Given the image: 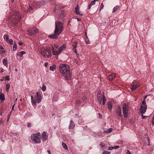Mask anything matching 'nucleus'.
Returning a JSON list of instances; mask_svg holds the SVG:
<instances>
[{"instance_id":"obj_3","label":"nucleus","mask_w":154,"mask_h":154,"mask_svg":"<svg viewBox=\"0 0 154 154\" xmlns=\"http://www.w3.org/2000/svg\"><path fill=\"white\" fill-rule=\"evenodd\" d=\"M40 52L44 57L49 58L52 56L50 48L48 47H41L40 48Z\"/></svg>"},{"instance_id":"obj_46","label":"nucleus","mask_w":154,"mask_h":154,"mask_svg":"<svg viewBox=\"0 0 154 154\" xmlns=\"http://www.w3.org/2000/svg\"><path fill=\"white\" fill-rule=\"evenodd\" d=\"M0 70L1 73H2L4 72V69L2 68H0Z\"/></svg>"},{"instance_id":"obj_8","label":"nucleus","mask_w":154,"mask_h":154,"mask_svg":"<svg viewBox=\"0 0 154 154\" xmlns=\"http://www.w3.org/2000/svg\"><path fill=\"white\" fill-rule=\"evenodd\" d=\"M86 100L87 98L85 96L78 97L75 102L76 105L79 106L84 105Z\"/></svg>"},{"instance_id":"obj_38","label":"nucleus","mask_w":154,"mask_h":154,"mask_svg":"<svg viewBox=\"0 0 154 154\" xmlns=\"http://www.w3.org/2000/svg\"><path fill=\"white\" fill-rule=\"evenodd\" d=\"M110 152L109 151H104L102 153V154H110Z\"/></svg>"},{"instance_id":"obj_32","label":"nucleus","mask_w":154,"mask_h":154,"mask_svg":"<svg viewBox=\"0 0 154 154\" xmlns=\"http://www.w3.org/2000/svg\"><path fill=\"white\" fill-rule=\"evenodd\" d=\"M32 10V7L30 6H29V8L27 9V12H31V11Z\"/></svg>"},{"instance_id":"obj_18","label":"nucleus","mask_w":154,"mask_h":154,"mask_svg":"<svg viewBox=\"0 0 154 154\" xmlns=\"http://www.w3.org/2000/svg\"><path fill=\"white\" fill-rule=\"evenodd\" d=\"M75 13L77 14L82 16V14L79 11V8L78 5H77L75 8Z\"/></svg>"},{"instance_id":"obj_36","label":"nucleus","mask_w":154,"mask_h":154,"mask_svg":"<svg viewBox=\"0 0 154 154\" xmlns=\"http://www.w3.org/2000/svg\"><path fill=\"white\" fill-rule=\"evenodd\" d=\"M104 5L103 3H102L101 4V5H100V9H99V11H100L104 8Z\"/></svg>"},{"instance_id":"obj_16","label":"nucleus","mask_w":154,"mask_h":154,"mask_svg":"<svg viewBox=\"0 0 154 154\" xmlns=\"http://www.w3.org/2000/svg\"><path fill=\"white\" fill-rule=\"evenodd\" d=\"M139 86V85L136 82L134 83L133 85L130 86V88L131 91H133L135 90Z\"/></svg>"},{"instance_id":"obj_9","label":"nucleus","mask_w":154,"mask_h":154,"mask_svg":"<svg viewBox=\"0 0 154 154\" xmlns=\"http://www.w3.org/2000/svg\"><path fill=\"white\" fill-rule=\"evenodd\" d=\"M97 99L100 103H101L102 100V104L104 105L106 102V98L105 96L103 95H102L101 92H99L97 95Z\"/></svg>"},{"instance_id":"obj_34","label":"nucleus","mask_w":154,"mask_h":154,"mask_svg":"<svg viewBox=\"0 0 154 154\" xmlns=\"http://www.w3.org/2000/svg\"><path fill=\"white\" fill-rule=\"evenodd\" d=\"M46 88V87L45 84H43L42 85V89L43 91H45Z\"/></svg>"},{"instance_id":"obj_14","label":"nucleus","mask_w":154,"mask_h":154,"mask_svg":"<svg viewBox=\"0 0 154 154\" xmlns=\"http://www.w3.org/2000/svg\"><path fill=\"white\" fill-rule=\"evenodd\" d=\"M42 3V2H34L33 3L32 5L33 8H37L41 6Z\"/></svg>"},{"instance_id":"obj_6","label":"nucleus","mask_w":154,"mask_h":154,"mask_svg":"<svg viewBox=\"0 0 154 154\" xmlns=\"http://www.w3.org/2000/svg\"><path fill=\"white\" fill-rule=\"evenodd\" d=\"M63 24L60 21H56L54 31L60 35L63 31Z\"/></svg>"},{"instance_id":"obj_54","label":"nucleus","mask_w":154,"mask_h":154,"mask_svg":"<svg viewBox=\"0 0 154 154\" xmlns=\"http://www.w3.org/2000/svg\"><path fill=\"white\" fill-rule=\"evenodd\" d=\"M8 121L9 120V119L10 117V116H9V115H8Z\"/></svg>"},{"instance_id":"obj_59","label":"nucleus","mask_w":154,"mask_h":154,"mask_svg":"<svg viewBox=\"0 0 154 154\" xmlns=\"http://www.w3.org/2000/svg\"><path fill=\"white\" fill-rule=\"evenodd\" d=\"M2 49L3 50V48H2V47H1Z\"/></svg>"},{"instance_id":"obj_25","label":"nucleus","mask_w":154,"mask_h":154,"mask_svg":"<svg viewBox=\"0 0 154 154\" xmlns=\"http://www.w3.org/2000/svg\"><path fill=\"white\" fill-rule=\"evenodd\" d=\"M115 74H112L110 75H109L108 76V78L109 80L112 81V80L115 76Z\"/></svg>"},{"instance_id":"obj_13","label":"nucleus","mask_w":154,"mask_h":154,"mask_svg":"<svg viewBox=\"0 0 154 154\" xmlns=\"http://www.w3.org/2000/svg\"><path fill=\"white\" fill-rule=\"evenodd\" d=\"M40 137L43 141L45 142L46 141L48 140V135L47 132L45 131H43L41 135H40Z\"/></svg>"},{"instance_id":"obj_24","label":"nucleus","mask_w":154,"mask_h":154,"mask_svg":"<svg viewBox=\"0 0 154 154\" xmlns=\"http://www.w3.org/2000/svg\"><path fill=\"white\" fill-rule=\"evenodd\" d=\"M117 113L120 117H121L122 116V110L120 107H118Z\"/></svg>"},{"instance_id":"obj_33","label":"nucleus","mask_w":154,"mask_h":154,"mask_svg":"<svg viewBox=\"0 0 154 154\" xmlns=\"http://www.w3.org/2000/svg\"><path fill=\"white\" fill-rule=\"evenodd\" d=\"M17 49V44L16 43H14L13 45V50L14 51H15Z\"/></svg>"},{"instance_id":"obj_23","label":"nucleus","mask_w":154,"mask_h":154,"mask_svg":"<svg viewBox=\"0 0 154 154\" xmlns=\"http://www.w3.org/2000/svg\"><path fill=\"white\" fill-rule=\"evenodd\" d=\"M2 62L3 64L6 66L7 67L8 66V61L6 58H4L2 60Z\"/></svg>"},{"instance_id":"obj_35","label":"nucleus","mask_w":154,"mask_h":154,"mask_svg":"<svg viewBox=\"0 0 154 154\" xmlns=\"http://www.w3.org/2000/svg\"><path fill=\"white\" fill-rule=\"evenodd\" d=\"M7 42L10 44L11 45H12L13 43V41L12 39L9 40Z\"/></svg>"},{"instance_id":"obj_29","label":"nucleus","mask_w":154,"mask_h":154,"mask_svg":"<svg viewBox=\"0 0 154 154\" xmlns=\"http://www.w3.org/2000/svg\"><path fill=\"white\" fill-rule=\"evenodd\" d=\"M62 145L63 148L65 149H68L65 143L63 142H62Z\"/></svg>"},{"instance_id":"obj_21","label":"nucleus","mask_w":154,"mask_h":154,"mask_svg":"<svg viewBox=\"0 0 154 154\" xmlns=\"http://www.w3.org/2000/svg\"><path fill=\"white\" fill-rule=\"evenodd\" d=\"M57 66L55 64H54L50 66L49 67L50 70L54 71L56 69Z\"/></svg>"},{"instance_id":"obj_52","label":"nucleus","mask_w":154,"mask_h":154,"mask_svg":"<svg viewBox=\"0 0 154 154\" xmlns=\"http://www.w3.org/2000/svg\"><path fill=\"white\" fill-rule=\"evenodd\" d=\"M127 154H131V153L130 152L129 150H128Z\"/></svg>"},{"instance_id":"obj_49","label":"nucleus","mask_w":154,"mask_h":154,"mask_svg":"<svg viewBox=\"0 0 154 154\" xmlns=\"http://www.w3.org/2000/svg\"><path fill=\"white\" fill-rule=\"evenodd\" d=\"M6 79L8 81H9L10 80V78H9V77H6Z\"/></svg>"},{"instance_id":"obj_44","label":"nucleus","mask_w":154,"mask_h":154,"mask_svg":"<svg viewBox=\"0 0 154 154\" xmlns=\"http://www.w3.org/2000/svg\"><path fill=\"white\" fill-rule=\"evenodd\" d=\"M152 124L153 125H154V116L152 118Z\"/></svg>"},{"instance_id":"obj_27","label":"nucleus","mask_w":154,"mask_h":154,"mask_svg":"<svg viewBox=\"0 0 154 154\" xmlns=\"http://www.w3.org/2000/svg\"><path fill=\"white\" fill-rule=\"evenodd\" d=\"M25 52L24 51H22L20 52H18L17 53V55L18 56H19L20 57H22L23 54H25Z\"/></svg>"},{"instance_id":"obj_47","label":"nucleus","mask_w":154,"mask_h":154,"mask_svg":"<svg viewBox=\"0 0 154 154\" xmlns=\"http://www.w3.org/2000/svg\"><path fill=\"white\" fill-rule=\"evenodd\" d=\"M48 65V63L47 62H46L45 63V67H47Z\"/></svg>"},{"instance_id":"obj_22","label":"nucleus","mask_w":154,"mask_h":154,"mask_svg":"<svg viewBox=\"0 0 154 154\" xmlns=\"http://www.w3.org/2000/svg\"><path fill=\"white\" fill-rule=\"evenodd\" d=\"M0 100L2 102L5 100V95L4 94L1 92L0 93Z\"/></svg>"},{"instance_id":"obj_12","label":"nucleus","mask_w":154,"mask_h":154,"mask_svg":"<svg viewBox=\"0 0 154 154\" xmlns=\"http://www.w3.org/2000/svg\"><path fill=\"white\" fill-rule=\"evenodd\" d=\"M38 32V29H29L28 31L29 35H35Z\"/></svg>"},{"instance_id":"obj_53","label":"nucleus","mask_w":154,"mask_h":154,"mask_svg":"<svg viewBox=\"0 0 154 154\" xmlns=\"http://www.w3.org/2000/svg\"><path fill=\"white\" fill-rule=\"evenodd\" d=\"M85 36L86 37V38H88V36L87 35V32H85Z\"/></svg>"},{"instance_id":"obj_20","label":"nucleus","mask_w":154,"mask_h":154,"mask_svg":"<svg viewBox=\"0 0 154 154\" xmlns=\"http://www.w3.org/2000/svg\"><path fill=\"white\" fill-rule=\"evenodd\" d=\"M70 124L69 126V129H73L75 127V125L74 123L73 122L72 120L70 121Z\"/></svg>"},{"instance_id":"obj_7","label":"nucleus","mask_w":154,"mask_h":154,"mask_svg":"<svg viewBox=\"0 0 154 154\" xmlns=\"http://www.w3.org/2000/svg\"><path fill=\"white\" fill-rule=\"evenodd\" d=\"M40 133L38 132L37 133L33 134L31 136V139L34 143H40L41 142Z\"/></svg>"},{"instance_id":"obj_28","label":"nucleus","mask_w":154,"mask_h":154,"mask_svg":"<svg viewBox=\"0 0 154 154\" xmlns=\"http://www.w3.org/2000/svg\"><path fill=\"white\" fill-rule=\"evenodd\" d=\"M119 6L118 5H116L112 9V13H115L118 10V9L119 8Z\"/></svg>"},{"instance_id":"obj_50","label":"nucleus","mask_w":154,"mask_h":154,"mask_svg":"<svg viewBox=\"0 0 154 154\" xmlns=\"http://www.w3.org/2000/svg\"><path fill=\"white\" fill-rule=\"evenodd\" d=\"M147 97V96H146L145 98H144L143 100V101H144V100L145 101H146V97Z\"/></svg>"},{"instance_id":"obj_4","label":"nucleus","mask_w":154,"mask_h":154,"mask_svg":"<svg viewBox=\"0 0 154 154\" xmlns=\"http://www.w3.org/2000/svg\"><path fill=\"white\" fill-rule=\"evenodd\" d=\"M42 94L39 92H37L34 98H33L32 96L31 97V103L32 105H35L36 103H39L42 101Z\"/></svg>"},{"instance_id":"obj_5","label":"nucleus","mask_w":154,"mask_h":154,"mask_svg":"<svg viewBox=\"0 0 154 154\" xmlns=\"http://www.w3.org/2000/svg\"><path fill=\"white\" fill-rule=\"evenodd\" d=\"M21 18L20 14L16 11L13 16H10L9 17V19L13 23L16 24L20 21Z\"/></svg>"},{"instance_id":"obj_41","label":"nucleus","mask_w":154,"mask_h":154,"mask_svg":"<svg viewBox=\"0 0 154 154\" xmlns=\"http://www.w3.org/2000/svg\"><path fill=\"white\" fill-rule=\"evenodd\" d=\"M27 127L28 128H30V127H31V124L30 123H29L27 124Z\"/></svg>"},{"instance_id":"obj_62","label":"nucleus","mask_w":154,"mask_h":154,"mask_svg":"<svg viewBox=\"0 0 154 154\" xmlns=\"http://www.w3.org/2000/svg\"><path fill=\"white\" fill-rule=\"evenodd\" d=\"M99 115H100V113H99Z\"/></svg>"},{"instance_id":"obj_19","label":"nucleus","mask_w":154,"mask_h":154,"mask_svg":"<svg viewBox=\"0 0 154 154\" xmlns=\"http://www.w3.org/2000/svg\"><path fill=\"white\" fill-rule=\"evenodd\" d=\"M97 1L98 2V1L97 0H94L93 1H91L88 7V9H90L92 6L94 5L95 4V3Z\"/></svg>"},{"instance_id":"obj_1","label":"nucleus","mask_w":154,"mask_h":154,"mask_svg":"<svg viewBox=\"0 0 154 154\" xmlns=\"http://www.w3.org/2000/svg\"><path fill=\"white\" fill-rule=\"evenodd\" d=\"M70 66L66 64H62L59 66V71L61 74L66 80L71 79L72 73L70 71Z\"/></svg>"},{"instance_id":"obj_61","label":"nucleus","mask_w":154,"mask_h":154,"mask_svg":"<svg viewBox=\"0 0 154 154\" xmlns=\"http://www.w3.org/2000/svg\"><path fill=\"white\" fill-rule=\"evenodd\" d=\"M17 99H16V101H17Z\"/></svg>"},{"instance_id":"obj_56","label":"nucleus","mask_w":154,"mask_h":154,"mask_svg":"<svg viewBox=\"0 0 154 154\" xmlns=\"http://www.w3.org/2000/svg\"><path fill=\"white\" fill-rule=\"evenodd\" d=\"M14 105H13V106H12V109H14Z\"/></svg>"},{"instance_id":"obj_40","label":"nucleus","mask_w":154,"mask_h":154,"mask_svg":"<svg viewBox=\"0 0 154 154\" xmlns=\"http://www.w3.org/2000/svg\"><path fill=\"white\" fill-rule=\"evenodd\" d=\"M141 116H142V118L143 119H144L145 118H146V117H148V116H144L143 115V114H142Z\"/></svg>"},{"instance_id":"obj_51","label":"nucleus","mask_w":154,"mask_h":154,"mask_svg":"<svg viewBox=\"0 0 154 154\" xmlns=\"http://www.w3.org/2000/svg\"><path fill=\"white\" fill-rule=\"evenodd\" d=\"M47 152H48V153L49 154H51V152L49 150H47Z\"/></svg>"},{"instance_id":"obj_60","label":"nucleus","mask_w":154,"mask_h":154,"mask_svg":"<svg viewBox=\"0 0 154 154\" xmlns=\"http://www.w3.org/2000/svg\"><path fill=\"white\" fill-rule=\"evenodd\" d=\"M148 140L149 141V138L148 139Z\"/></svg>"},{"instance_id":"obj_55","label":"nucleus","mask_w":154,"mask_h":154,"mask_svg":"<svg viewBox=\"0 0 154 154\" xmlns=\"http://www.w3.org/2000/svg\"><path fill=\"white\" fill-rule=\"evenodd\" d=\"M76 55H77V57H78V56H79V55L78 54H76Z\"/></svg>"},{"instance_id":"obj_31","label":"nucleus","mask_w":154,"mask_h":154,"mask_svg":"<svg viewBox=\"0 0 154 154\" xmlns=\"http://www.w3.org/2000/svg\"><path fill=\"white\" fill-rule=\"evenodd\" d=\"M10 85L8 83H7L6 84V91L7 92H8V91L10 88Z\"/></svg>"},{"instance_id":"obj_45","label":"nucleus","mask_w":154,"mask_h":154,"mask_svg":"<svg viewBox=\"0 0 154 154\" xmlns=\"http://www.w3.org/2000/svg\"><path fill=\"white\" fill-rule=\"evenodd\" d=\"M113 149H114L113 147H109L108 148V149L109 150H112Z\"/></svg>"},{"instance_id":"obj_17","label":"nucleus","mask_w":154,"mask_h":154,"mask_svg":"<svg viewBox=\"0 0 154 154\" xmlns=\"http://www.w3.org/2000/svg\"><path fill=\"white\" fill-rule=\"evenodd\" d=\"M59 34L54 31V33L52 35H49L48 37L53 39L57 38Z\"/></svg>"},{"instance_id":"obj_10","label":"nucleus","mask_w":154,"mask_h":154,"mask_svg":"<svg viewBox=\"0 0 154 154\" xmlns=\"http://www.w3.org/2000/svg\"><path fill=\"white\" fill-rule=\"evenodd\" d=\"M147 108V106L146 101L144 100L142 101L140 108V112L141 114H143L146 112Z\"/></svg>"},{"instance_id":"obj_26","label":"nucleus","mask_w":154,"mask_h":154,"mask_svg":"<svg viewBox=\"0 0 154 154\" xmlns=\"http://www.w3.org/2000/svg\"><path fill=\"white\" fill-rule=\"evenodd\" d=\"M108 109L111 111L112 107V103L110 102H109L107 104Z\"/></svg>"},{"instance_id":"obj_11","label":"nucleus","mask_w":154,"mask_h":154,"mask_svg":"<svg viewBox=\"0 0 154 154\" xmlns=\"http://www.w3.org/2000/svg\"><path fill=\"white\" fill-rule=\"evenodd\" d=\"M123 114L125 118H127L128 116V106L126 104L123 105L122 108Z\"/></svg>"},{"instance_id":"obj_58","label":"nucleus","mask_w":154,"mask_h":154,"mask_svg":"<svg viewBox=\"0 0 154 154\" xmlns=\"http://www.w3.org/2000/svg\"><path fill=\"white\" fill-rule=\"evenodd\" d=\"M11 0L12 2H13L14 1V0Z\"/></svg>"},{"instance_id":"obj_30","label":"nucleus","mask_w":154,"mask_h":154,"mask_svg":"<svg viewBox=\"0 0 154 154\" xmlns=\"http://www.w3.org/2000/svg\"><path fill=\"white\" fill-rule=\"evenodd\" d=\"M3 38L7 42L9 40L8 37L7 35H5L4 36Z\"/></svg>"},{"instance_id":"obj_57","label":"nucleus","mask_w":154,"mask_h":154,"mask_svg":"<svg viewBox=\"0 0 154 154\" xmlns=\"http://www.w3.org/2000/svg\"><path fill=\"white\" fill-rule=\"evenodd\" d=\"M15 71H17V69H15Z\"/></svg>"},{"instance_id":"obj_15","label":"nucleus","mask_w":154,"mask_h":154,"mask_svg":"<svg viewBox=\"0 0 154 154\" xmlns=\"http://www.w3.org/2000/svg\"><path fill=\"white\" fill-rule=\"evenodd\" d=\"M78 44L77 42H74L72 43V50L76 54H77L76 48Z\"/></svg>"},{"instance_id":"obj_42","label":"nucleus","mask_w":154,"mask_h":154,"mask_svg":"<svg viewBox=\"0 0 154 154\" xmlns=\"http://www.w3.org/2000/svg\"><path fill=\"white\" fill-rule=\"evenodd\" d=\"M119 146H116L114 147H113V148L114 149H116L119 148Z\"/></svg>"},{"instance_id":"obj_2","label":"nucleus","mask_w":154,"mask_h":154,"mask_svg":"<svg viewBox=\"0 0 154 154\" xmlns=\"http://www.w3.org/2000/svg\"><path fill=\"white\" fill-rule=\"evenodd\" d=\"M52 54L54 55H58L61 52L65 50L66 48V44H63L60 48L57 44H53L51 45Z\"/></svg>"},{"instance_id":"obj_37","label":"nucleus","mask_w":154,"mask_h":154,"mask_svg":"<svg viewBox=\"0 0 154 154\" xmlns=\"http://www.w3.org/2000/svg\"><path fill=\"white\" fill-rule=\"evenodd\" d=\"M112 128H109L108 130H107L106 131H104V132L105 133H109L112 131Z\"/></svg>"},{"instance_id":"obj_39","label":"nucleus","mask_w":154,"mask_h":154,"mask_svg":"<svg viewBox=\"0 0 154 154\" xmlns=\"http://www.w3.org/2000/svg\"><path fill=\"white\" fill-rule=\"evenodd\" d=\"M85 42L87 44H90V42L88 38H87V39L85 40Z\"/></svg>"},{"instance_id":"obj_48","label":"nucleus","mask_w":154,"mask_h":154,"mask_svg":"<svg viewBox=\"0 0 154 154\" xmlns=\"http://www.w3.org/2000/svg\"><path fill=\"white\" fill-rule=\"evenodd\" d=\"M18 43L20 45H22L23 44V43L21 42H19Z\"/></svg>"},{"instance_id":"obj_43","label":"nucleus","mask_w":154,"mask_h":154,"mask_svg":"<svg viewBox=\"0 0 154 154\" xmlns=\"http://www.w3.org/2000/svg\"><path fill=\"white\" fill-rule=\"evenodd\" d=\"M100 145L102 146V147H103L105 146V144L101 142L100 143Z\"/></svg>"}]
</instances>
